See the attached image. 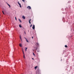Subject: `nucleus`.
<instances>
[{
	"label": "nucleus",
	"instance_id": "nucleus-2",
	"mask_svg": "<svg viewBox=\"0 0 74 74\" xmlns=\"http://www.w3.org/2000/svg\"><path fill=\"white\" fill-rule=\"evenodd\" d=\"M36 45L37 46V47H38L39 46V44H38V43L36 42Z\"/></svg>",
	"mask_w": 74,
	"mask_h": 74
},
{
	"label": "nucleus",
	"instance_id": "nucleus-5",
	"mask_svg": "<svg viewBox=\"0 0 74 74\" xmlns=\"http://www.w3.org/2000/svg\"><path fill=\"white\" fill-rule=\"evenodd\" d=\"M32 29L33 30H34V29H35V25H33V27H32Z\"/></svg>",
	"mask_w": 74,
	"mask_h": 74
},
{
	"label": "nucleus",
	"instance_id": "nucleus-9",
	"mask_svg": "<svg viewBox=\"0 0 74 74\" xmlns=\"http://www.w3.org/2000/svg\"><path fill=\"white\" fill-rule=\"evenodd\" d=\"M20 38L21 39V41H22V38H21V36H20Z\"/></svg>",
	"mask_w": 74,
	"mask_h": 74
},
{
	"label": "nucleus",
	"instance_id": "nucleus-14",
	"mask_svg": "<svg viewBox=\"0 0 74 74\" xmlns=\"http://www.w3.org/2000/svg\"><path fill=\"white\" fill-rule=\"evenodd\" d=\"M65 48H67V46L66 45H65Z\"/></svg>",
	"mask_w": 74,
	"mask_h": 74
},
{
	"label": "nucleus",
	"instance_id": "nucleus-23",
	"mask_svg": "<svg viewBox=\"0 0 74 74\" xmlns=\"http://www.w3.org/2000/svg\"><path fill=\"white\" fill-rule=\"evenodd\" d=\"M23 53L24 55H25V53H24V52H23Z\"/></svg>",
	"mask_w": 74,
	"mask_h": 74
},
{
	"label": "nucleus",
	"instance_id": "nucleus-13",
	"mask_svg": "<svg viewBox=\"0 0 74 74\" xmlns=\"http://www.w3.org/2000/svg\"><path fill=\"white\" fill-rule=\"evenodd\" d=\"M19 21H20V22H21H21H22L21 21V20L20 19H18Z\"/></svg>",
	"mask_w": 74,
	"mask_h": 74
},
{
	"label": "nucleus",
	"instance_id": "nucleus-19",
	"mask_svg": "<svg viewBox=\"0 0 74 74\" xmlns=\"http://www.w3.org/2000/svg\"><path fill=\"white\" fill-rule=\"evenodd\" d=\"M32 25H31L30 26V27H32Z\"/></svg>",
	"mask_w": 74,
	"mask_h": 74
},
{
	"label": "nucleus",
	"instance_id": "nucleus-4",
	"mask_svg": "<svg viewBox=\"0 0 74 74\" xmlns=\"http://www.w3.org/2000/svg\"><path fill=\"white\" fill-rule=\"evenodd\" d=\"M27 8H28V10H31V7L30 6H28L27 7Z\"/></svg>",
	"mask_w": 74,
	"mask_h": 74
},
{
	"label": "nucleus",
	"instance_id": "nucleus-1",
	"mask_svg": "<svg viewBox=\"0 0 74 74\" xmlns=\"http://www.w3.org/2000/svg\"><path fill=\"white\" fill-rule=\"evenodd\" d=\"M40 70H37V71L36 74H40Z\"/></svg>",
	"mask_w": 74,
	"mask_h": 74
},
{
	"label": "nucleus",
	"instance_id": "nucleus-21",
	"mask_svg": "<svg viewBox=\"0 0 74 74\" xmlns=\"http://www.w3.org/2000/svg\"><path fill=\"white\" fill-rule=\"evenodd\" d=\"M29 23L30 24H31V23L30 22V21H29Z\"/></svg>",
	"mask_w": 74,
	"mask_h": 74
},
{
	"label": "nucleus",
	"instance_id": "nucleus-18",
	"mask_svg": "<svg viewBox=\"0 0 74 74\" xmlns=\"http://www.w3.org/2000/svg\"><path fill=\"white\" fill-rule=\"evenodd\" d=\"M2 12H3V14H4V12H3V11H2Z\"/></svg>",
	"mask_w": 74,
	"mask_h": 74
},
{
	"label": "nucleus",
	"instance_id": "nucleus-29",
	"mask_svg": "<svg viewBox=\"0 0 74 74\" xmlns=\"http://www.w3.org/2000/svg\"><path fill=\"white\" fill-rule=\"evenodd\" d=\"M32 38H33V37H32Z\"/></svg>",
	"mask_w": 74,
	"mask_h": 74
},
{
	"label": "nucleus",
	"instance_id": "nucleus-28",
	"mask_svg": "<svg viewBox=\"0 0 74 74\" xmlns=\"http://www.w3.org/2000/svg\"><path fill=\"white\" fill-rule=\"evenodd\" d=\"M22 51H23V53L24 52H23V50Z\"/></svg>",
	"mask_w": 74,
	"mask_h": 74
},
{
	"label": "nucleus",
	"instance_id": "nucleus-12",
	"mask_svg": "<svg viewBox=\"0 0 74 74\" xmlns=\"http://www.w3.org/2000/svg\"><path fill=\"white\" fill-rule=\"evenodd\" d=\"M19 27H22V26H21V25H19Z\"/></svg>",
	"mask_w": 74,
	"mask_h": 74
},
{
	"label": "nucleus",
	"instance_id": "nucleus-11",
	"mask_svg": "<svg viewBox=\"0 0 74 74\" xmlns=\"http://www.w3.org/2000/svg\"><path fill=\"white\" fill-rule=\"evenodd\" d=\"M25 51H27V48L25 47Z\"/></svg>",
	"mask_w": 74,
	"mask_h": 74
},
{
	"label": "nucleus",
	"instance_id": "nucleus-24",
	"mask_svg": "<svg viewBox=\"0 0 74 74\" xmlns=\"http://www.w3.org/2000/svg\"><path fill=\"white\" fill-rule=\"evenodd\" d=\"M31 21V19H30L29 21L30 22V21Z\"/></svg>",
	"mask_w": 74,
	"mask_h": 74
},
{
	"label": "nucleus",
	"instance_id": "nucleus-6",
	"mask_svg": "<svg viewBox=\"0 0 74 74\" xmlns=\"http://www.w3.org/2000/svg\"><path fill=\"white\" fill-rule=\"evenodd\" d=\"M25 38V39L26 40V42H29V41H28V40H27V39L26 38Z\"/></svg>",
	"mask_w": 74,
	"mask_h": 74
},
{
	"label": "nucleus",
	"instance_id": "nucleus-25",
	"mask_svg": "<svg viewBox=\"0 0 74 74\" xmlns=\"http://www.w3.org/2000/svg\"><path fill=\"white\" fill-rule=\"evenodd\" d=\"M25 34H26V32H25V31H24Z\"/></svg>",
	"mask_w": 74,
	"mask_h": 74
},
{
	"label": "nucleus",
	"instance_id": "nucleus-16",
	"mask_svg": "<svg viewBox=\"0 0 74 74\" xmlns=\"http://www.w3.org/2000/svg\"><path fill=\"white\" fill-rule=\"evenodd\" d=\"M23 58L24 59H25V55H23Z\"/></svg>",
	"mask_w": 74,
	"mask_h": 74
},
{
	"label": "nucleus",
	"instance_id": "nucleus-20",
	"mask_svg": "<svg viewBox=\"0 0 74 74\" xmlns=\"http://www.w3.org/2000/svg\"><path fill=\"white\" fill-rule=\"evenodd\" d=\"M22 1H23V2H25V0H22Z\"/></svg>",
	"mask_w": 74,
	"mask_h": 74
},
{
	"label": "nucleus",
	"instance_id": "nucleus-26",
	"mask_svg": "<svg viewBox=\"0 0 74 74\" xmlns=\"http://www.w3.org/2000/svg\"><path fill=\"white\" fill-rule=\"evenodd\" d=\"M32 59H33V60H34V58H32Z\"/></svg>",
	"mask_w": 74,
	"mask_h": 74
},
{
	"label": "nucleus",
	"instance_id": "nucleus-17",
	"mask_svg": "<svg viewBox=\"0 0 74 74\" xmlns=\"http://www.w3.org/2000/svg\"><path fill=\"white\" fill-rule=\"evenodd\" d=\"M8 6H9V7H11V6H10V5H8Z\"/></svg>",
	"mask_w": 74,
	"mask_h": 74
},
{
	"label": "nucleus",
	"instance_id": "nucleus-10",
	"mask_svg": "<svg viewBox=\"0 0 74 74\" xmlns=\"http://www.w3.org/2000/svg\"><path fill=\"white\" fill-rule=\"evenodd\" d=\"M37 66L35 67L34 69H35V70H36V69H37Z\"/></svg>",
	"mask_w": 74,
	"mask_h": 74
},
{
	"label": "nucleus",
	"instance_id": "nucleus-8",
	"mask_svg": "<svg viewBox=\"0 0 74 74\" xmlns=\"http://www.w3.org/2000/svg\"><path fill=\"white\" fill-rule=\"evenodd\" d=\"M19 46L20 47H22V44L21 43V44H19Z\"/></svg>",
	"mask_w": 74,
	"mask_h": 74
},
{
	"label": "nucleus",
	"instance_id": "nucleus-3",
	"mask_svg": "<svg viewBox=\"0 0 74 74\" xmlns=\"http://www.w3.org/2000/svg\"><path fill=\"white\" fill-rule=\"evenodd\" d=\"M18 4H19V5H20V7H21H21H22V6H21V3H19V2H18Z\"/></svg>",
	"mask_w": 74,
	"mask_h": 74
},
{
	"label": "nucleus",
	"instance_id": "nucleus-22",
	"mask_svg": "<svg viewBox=\"0 0 74 74\" xmlns=\"http://www.w3.org/2000/svg\"><path fill=\"white\" fill-rule=\"evenodd\" d=\"M15 19L16 21V17H15Z\"/></svg>",
	"mask_w": 74,
	"mask_h": 74
},
{
	"label": "nucleus",
	"instance_id": "nucleus-31",
	"mask_svg": "<svg viewBox=\"0 0 74 74\" xmlns=\"http://www.w3.org/2000/svg\"><path fill=\"white\" fill-rule=\"evenodd\" d=\"M7 4L8 5H9V4H8V3H7Z\"/></svg>",
	"mask_w": 74,
	"mask_h": 74
},
{
	"label": "nucleus",
	"instance_id": "nucleus-15",
	"mask_svg": "<svg viewBox=\"0 0 74 74\" xmlns=\"http://www.w3.org/2000/svg\"><path fill=\"white\" fill-rule=\"evenodd\" d=\"M33 56H35L36 55H35V54H34V53H33Z\"/></svg>",
	"mask_w": 74,
	"mask_h": 74
},
{
	"label": "nucleus",
	"instance_id": "nucleus-30",
	"mask_svg": "<svg viewBox=\"0 0 74 74\" xmlns=\"http://www.w3.org/2000/svg\"><path fill=\"white\" fill-rule=\"evenodd\" d=\"M7 4L8 5H9V4H8V3H7Z\"/></svg>",
	"mask_w": 74,
	"mask_h": 74
},
{
	"label": "nucleus",
	"instance_id": "nucleus-27",
	"mask_svg": "<svg viewBox=\"0 0 74 74\" xmlns=\"http://www.w3.org/2000/svg\"><path fill=\"white\" fill-rule=\"evenodd\" d=\"M37 50V48H36V50Z\"/></svg>",
	"mask_w": 74,
	"mask_h": 74
},
{
	"label": "nucleus",
	"instance_id": "nucleus-7",
	"mask_svg": "<svg viewBox=\"0 0 74 74\" xmlns=\"http://www.w3.org/2000/svg\"><path fill=\"white\" fill-rule=\"evenodd\" d=\"M22 18L23 19H25V16H23Z\"/></svg>",
	"mask_w": 74,
	"mask_h": 74
}]
</instances>
